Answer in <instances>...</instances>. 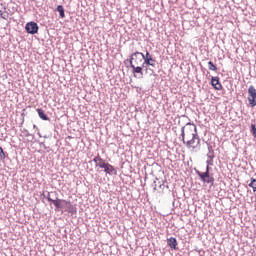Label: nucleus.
I'll list each match as a JSON object with an SVG mask.
<instances>
[{"instance_id": "obj_6", "label": "nucleus", "mask_w": 256, "mask_h": 256, "mask_svg": "<svg viewBox=\"0 0 256 256\" xmlns=\"http://www.w3.org/2000/svg\"><path fill=\"white\" fill-rule=\"evenodd\" d=\"M26 31L27 33H30V35H35V33H38L39 26L35 22H28L26 24Z\"/></svg>"}, {"instance_id": "obj_8", "label": "nucleus", "mask_w": 256, "mask_h": 256, "mask_svg": "<svg viewBox=\"0 0 256 256\" xmlns=\"http://www.w3.org/2000/svg\"><path fill=\"white\" fill-rule=\"evenodd\" d=\"M95 166L99 167L100 169H103L105 167V165L107 164V162H105V160H103V158H101V156H96L93 159Z\"/></svg>"}, {"instance_id": "obj_17", "label": "nucleus", "mask_w": 256, "mask_h": 256, "mask_svg": "<svg viewBox=\"0 0 256 256\" xmlns=\"http://www.w3.org/2000/svg\"><path fill=\"white\" fill-rule=\"evenodd\" d=\"M0 17H1L2 19L7 20V19H9V13L0 12Z\"/></svg>"}, {"instance_id": "obj_12", "label": "nucleus", "mask_w": 256, "mask_h": 256, "mask_svg": "<svg viewBox=\"0 0 256 256\" xmlns=\"http://www.w3.org/2000/svg\"><path fill=\"white\" fill-rule=\"evenodd\" d=\"M40 119H42V121H49V117L45 114V112L43 111V109L41 108H37L36 109Z\"/></svg>"}, {"instance_id": "obj_18", "label": "nucleus", "mask_w": 256, "mask_h": 256, "mask_svg": "<svg viewBox=\"0 0 256 256\" xmlns=\"http://www.w3.org/2000/svg\"><path fill=\"white\" fill-rule=\"evenodd\" d=\"M251 133H252L253 137L256 138V127L254 124L251 125Z\"/></svg>"}, {"instance_id": "obj_9", "label": "nucleus", "mask_w": 256, "mask_h": 256, "mask_svg": "<svg viewBox=\"0 0 256 256\" xmlns=\"http://www.w3.org/2000/svg\"><path fill=\"white\" fill-rule=\"evenodd\" d=\"M104 171L108 174V175H117V170H115V167H113V165L109 164L106 162V164L104 165Z\"/></svg>"}, {"instance_id": "obj_1", "label": "nucleus", "mask_w": 256, "mask_h": 256, "mask_svg": "<svg viewBox=\"0 0 256 256\" xmlns=\"http://www.w3.org/2000/svg\"><path fill=\"white\" fill-rule=\"evenodd\" d=\"M181 137L183 144L194 153L201 147V138L197 133V126L193 123H187L181 129Z\"/></svg>"}, {"instance_id": "obj_16", "label": "nucleus", "mask_w": 256, "mask_h": 256, "mask_svg": "<svg viewBox=\"0 0 256 256\" xmlns=\"http://www.w3.org/2000/svg\"><path fill=\"white\" fill-rule=\"evenodd\" d=\"M208 69L209 71H217V66H215V64H213L212 61L208 62Z\"/></svg>"}, {"instance_id": "obj_11", "label": "nucleus", "mask_w": 256, "mask_h": 256, "mask_svg": "<svg viewBox=\"0 0 256 256\" xmlns=\"http://www.w3.org/2000/svg\"><path fill=\"white\" fill-rule=\"evenodd\" d=\"M167 245L170 247V249H177V239L174 237L168 238Z\"/></svg>"}, {"instance_id": "obj_13", "label": "nucleus", "mask_w": 256, "mask_h": 256, "mask_svg": "<svg viewBox=\"0 0 256 256\" xmlns=\"http://www.w3.org/2000/svg\"><path fill=\"white\" fill-rule=\"evenodd\" d=\"M153 66L149 65V64H143L142 65V73H143V69H145V73L147 75H153V68H151Z\"/></svg>"}, {"instance_id": "obj_7", "label": "nucleus", "mask_w": 256, "mask_h": 256, "mask_svg": "<svg viewBox=\"0 0 256 256\" xmlns=\"http://www.w3.org/2000/svg\"><path fill=\"white\" fill-rule=\"evenodd\" d=\"M144 65L155 67V59H153V56H151L149 52H146V55L144 56Z\"/></svg>"}, {"instance_id": "obj_14", "label": "nucleus", "mask_w": 256, "mask_h": 256, "mask_svg": "<svg viewBox=\"0 0 256 256\" xmlns=\"http://www.w3.org/2000/svg\"><path fill=\"white\" fill-rule=\"evenodd\" d=\"M57 11H58L61 19H64V17H65V8H63L62 5H58L57 6Z\"/></svg>"}, {"instance_id": "obj_15", "label": "nucleus", "mask_w": 256, "mask_h": 256, "mask_svg": "<svg viewBox=\"0 0 256 256\" xmlns=\"http://www.w3.org/2000/svg\"><path fill=\"white\" fill-rule=\"evenodd\" d=\"M249 187H251L254 191V193L256 192V179L255 178H251L250 179V183L248 184Z\"/></svg>"}, {"instance_id": "obj_3", "label": "nucleus", "mask_w": 256, "mask_h": 256, "mask_svg": "<svg viewBox=\"0 0 256 256\" xmlns=\"http://www.w3.org/2000/svg\"><path fill=\"white\" fill-rule=\"evenodd\" d=\"M47 200L53 203L56 207V209H65V211H71L73 209V204L67 200L63 199H51V197H47Z\"/></svg>"}, {"instance_id": "obj_19", "label": "nucleus", "mask_w": 256, "mask_h": 256, "mask_svg": "<svg viewBox=\"0 0 256 256\" xmlns=\"http://www.w3.org/2000/svg\"><path fill=\"white\" fill-rule=\"evenodd\" d=\"M0 155H3V157H5V152L3 151L2 147H0Z\"/></svg>"}, {"instance_id": "obj_4", "label": "nucleus", "mask_w": 256, "mask_h": 256, "mask_svg": "<svg viewBox=\"0 0 256 256\" xmlns=\"http://www.w3.org/2000/svg\"><path fill=\"white\" fill-rule=\"evenodd\" d=\"M197 175L200 177V179L204 182V183H208L210 185H213V183L215 182V179L209 175V166H207L206 168V172H197Z\"/></svg>"}, {"instance_id": "obj_2", "label": "nucleus", "mask_w": 256, "mask_h": 256, "mask_svg": "<svg viewBox=\"0 0 256 256\" xmlns=\"http://www.w3.org/2000/svg\"><path fill=\"white\" fill-rule=\"evenodd\" d=\"M145 55L141 52H134L130 56V67L136 79H143V65Z\"/></svg>"}, {"instance_id": "obj_5", "label": "nucleus", "mask_w": 256, "mask_h": 256, "mask_svg": "<svg viewBox=\"0 0 256 256\" xmlns=\"http://www.w3.org/2000/svg\"><path fill=\"white\" fill-rule=\"evenodd\" d=\"M248 101L249 105L256 107V89L255 86H250L248 88Z\"/></svg>"}, {"instance_id": "obj_10", "label": "nucleus", "mask_w": 256, "mask_h": 256, "mask_svg": "<svg viewBox=\"0 0 256 256\" xmlns=\"http://www.w3.org/2000/svg\"><path fill=\"white\" fill-rule=\"evenodd\" d=\"M211 85L216 89L217 91H221L222 85L219 83V78L212 77L211 79Z\"/></svg>"}]
</instances>
